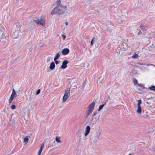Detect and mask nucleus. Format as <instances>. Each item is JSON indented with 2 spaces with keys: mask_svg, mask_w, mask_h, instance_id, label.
Wrapping results in <instances>:
<instances>
[{
  "mask_svg": "<svg viewBox=\"0 0 155 155\" xmlns=\"http://www.w3.org/2000/svg\"><path fill=\"white\" fill-rule=\"evenodd\" d=\"M4 28L3 26L0 24V43L4 44L6 42V39L4 34Z\"/></svg>",
  "mask_w": 155,
  "mask_h": 155,
  "instance_id": "1",
  "label": "nucleus"
},
{
  "mask_svg": "<svg viewBox=\"0 0 155 155\" xmlns=\"http://www.w3.org/2000/svg\"><path fill=\"white\" fill-rule=\"evenodd\" d=\"M21 26L20 25H17L16 28L12 34L13 38H19L21 35Z\"/></svg>",
  "mask_w": 155,
  "mask_h": 155,
  "instance_id": "2",
  "label": "nucleus"
},
{
  "mask_svg": "<svg viewBox=\"0 0 155 155\" xmlns=\"http://www.w3.org/2000/svg\"><path fill=\"white\" fill-rule=\"evenodd\" d=\"M33 21L37 25L44 26L45 23V19L44 17L43 16H41L40 18H35L33 19Z\"/></svg>",
  "mask_w": 155,
  "mask_h": 155,
  "instance_id": "3",
  "label": "nucleus"
},
{
  "mask_svg": "<svg viewBox=\"0 0 155 155\" xmlns=\"http://www.w3.org/2000/svg\"><path fill=\"white\" fill-rule=\"evenodd\" d=\"M60 7L55 6L52 10L51 14L52 15L57 14L58 15H62L64 12L63 9H61Z\"/></svg>",
  "mask_w": 155,
  "mask_h": 155,
  "instance_id": "4",
  "label": "nucleus"
},
{
  "mask_svg": "<svg viewBox=\"0 0 155 155\" xmlns=\"http://www.w3.org/2000/svg\"><path fill=\"white\" fill-rule=\"evenodd\" d=\"M70 87H67L66 88L65 91H64L62 99L63 102H65L66 100L69 97L70 95Z\"/></svg>",
  "mask_w": 155,
  "mask_h": 155,
  "instance_id": "5",
  "label": "nucleus"
},
{
  "mask_svg": "<svg viewBox=\"0 0 155 155\" xmlns=\"http://www.w3.org/2000/svg\"><path fill=\"white\" fill-rule=\"evenodd\" d=\"M56 4L57 5V6H56L60 7V8H61L62 9H65L67 8L66 6L65 5H63L62 4L60 0H57L56 2Z\"/></svg>",
  "mask_w": 155,
  "mask_h": 155,
  "instance_id": "6",
  "label": "nucleus"
},
{
  "mask_svg": "<svg viewBox=\"0 0 155 155\" xmlns=\"http://www.w3.org/2000/svg\"><path fill=\"white\" fill-rule=\"evenodd\" d=\"M95 104V102L93 101L90 104L88 107V110L93 111Z\"/></svg>",
  "mask_w": 155,
  "mask_h": 155,
  "instance_id": "7",
  "label": "nucleus"
},
{
  "mask_svg": "<svg viewBox=\"0 0 155 155\" xmlns=\"http://www.w3.org/2000/svg\"><path fill=\"white\" fill-rule=\"evenodd\" d=\"M69 52V50L68 48H65L62 50L61 51L62 54L66 55L68 54Z\"/></svg>",
  "mask_w": 155,
  "mask_h": 155,
  "instance_id": "8",
  "label": "nucleus"
},
{
  "mask_svg": "<svg viewBox=\"0 0 155 155\" xmlns=\"http://www.w3.org/2000/svg\"><path fill=\"white\" fill-rule=\"evenodd\" d=\"M90 130V127L89 126H87L86 127L85 132L84 134V136L86 137L89 134Z\"/></svg>",
  "mask_w": 155,
  "mask_h": 155,
  "instance_id": "9",
  "label": "nucleus"
},
{
  "mask_svg": "<svg viewBox=\"0 0 155 155\" xmlns=\"http://www.w3.org/2000/svg\"><path fill=\"white\" fill-rule=\"evenodd\" d=\"M68 62L67 60H64L62 62V64L61 65V68L62 69H65L67 67V64Z\"/></svg>",
  "mask_w": 155,
  "mask_h": 155,
  "instance_id": "10",
  "label": "nucleus"
},
{
  "mask_svg": "<svg viewBox=\"0 0 155 155\" xmlns=\"http://www.w3.org/2000/svg\"><path fill=\"white\" fill-rule=\"evenodd\" d=\"M101 133H99V136L97 135L94 136L92 138L94 142H97L99 139V136L100 135Z\"/></svg>",
  "mask_w": 155,
  "mask_h": 155,
  "instance_id": "11",
  "label": "nucleus"
},
{
  "mask_svg": "<svg viewBox=\"0 0 155 155\" xmlns=\"http://www.w3.org/2000/svg\"><path fill=\"white\" fill-rule=\"evenodd\" d=\"M34 22V21H31L30 23V28L31 29H34L35 28V25Z\"/></svg>",
  "mask_w": 155,
  "mask_h": 155,
  "instance_id": "12",
  "label": "nucleus"
},
{
  "mask_svg": "<svg viewBox=\"0 0 155 155\" xmlns=\"http://www.w3.org/2000/svg\"><path fill=\"white\" fill-rule=\"evenodd\" d=\"M55 67L54 63V62H52L50 64L49 68L50 69L52 70H53Z\"/></svg>",
  "mask_w": 155,
  "mask_h": 155,
  "instance_id": "13",
  "label": "nucleus"
},
{
  "mask_svg": "<svg viewBox=\"0 0 155 155\" xmlns=\"http://www.w3.org/2000/svg\"><path fill=\"white\" fill-rule=\"evenodd\" d=\"M138 108L136 110V112L138 114H141V108L140 106H137Z\"/></svg>",
  "mask_w": 155,
  "mask_h": 155,
  "instance_id": "14",
  "label": "nucleus"
},
{
  "mask_svg": "<svg viewBox=\"0 0 155 155\" xmlns=\"http://www.w3.org/2000/svg\"><path fill=\"white\" fill-rule=\"evenodd\" d=\"M33 95L31 94V92L30 94L29 95L28 97V101L30 102V103H31V100L33 98Z\"/></svg>",
  "mask_w": 155,
  "mask_h": 155,
  "instance_id": "15",
  "label": "nucleus"
},
{
  "mask_svg": "<svg viewBox=\"0 0 155 155\" xmlns=\"http://www.w3.org/2000/svg\"><path fill=\"white\" fill-rule=\"evenodd\" d=\"M55 140L58 143H61L59 137H55Z\"/></svg>",
  "mask_w": 155,
  "mask_h": 155,
  "instance_id": "16",
  "label": "nucleus"
},
{
  "mask_svg": "<svg viewBox=\"0 0 155 155\" xmlns=\"http://www.w3.org/2000/svg\"><path fill=\"white\" fill-rule=\"evenodd\" d=\"M59 57H60L59 53L58 52L56 54L55 56V57L54 58V60H57L59 58Z\"/></svg>",
  "mask_w": 155,
  "mask_h": 155,
  "instance_id": "17",
  "label": "nucleus"
},
{
  "mask_svg": "<svg viewBox=\"0 0 155 155\" xmlns=\"http://www.w3.org/2000/svg\"><path fill=\"white\" fill-rule=\"evenodd\" d=\"M17 96V94H11L10 98H12V99H14Z\"/></svg>",
  "mask_w": 155,
  "mask_h": 155,
  "instance_id": "18",
  "label": "nucleus"
},
{
  "mask_svg": "<svg viewBox=\"0 0 155 155\" xmlns=\"http://www.w3.org/2000/svg\"><path fill=\"white\" fill-rule=\"evenodd\" d=\"M93 111H91L88 109V110L87 112V116L86 117H87Z\"/></svg>",
  "mask_w": 155,
  "mask_h": 155,
  "instance_id": "19",
  "label": "nucleus"
},
{
  "mask_svg": "<svg viewBox=\"0 0 155 155\" xmlns=\"http://www.w3.org/2000/svg\"><path fill=\"white\" fill-rule=\"evenodd\" d=\"M27 45V46L28 47L29 51H31L32 50V45H31L30 44H28Z\"/></svg>",
  "mask_w": 155,
  "mask_h": 155,
  "instance_id": "20",
  "label": "nucleus"
},
{
  "mask_svg": "<svg viewBox=\"0 0 155 155\" xmlns=\"http://www.w3.org/2000/svg\"><path fill=\"white\" fill-rule=\"evenodd\" d=\"M149 89L151 90L155 91V86L154 85L150 87H149Z\"/></svg>",
  "mask_w": 155,
  "mask_h": 155,
  "instance_id": "21",
  "label": "nucleus"
},
{
  "mask_svg": "<svg viewBox=\"0 0 155 155\" xmlns=\"http://www.w3.org/2000/svg\"><path fill=\"white\" fill-rule=\"evenodd\" d=\"M28 137H25L24 138V142L25 143H27L28 141Z\"/></svg>",
  "mask_w": 155,
  "mask_h": 155,
  "instance_id": "22",
  "label": "nucleus"
},
{
  "mask_svg": "<svg viewBox=\"0 0 155 155\" xmlns=\"http://www.w3.org/2000/svg\"><path fill=\"white\" fill-rule=\"evenodd\" d=\"M133 81L134 85L137 84V81L136 79L134 78Z\"/></svg>",
  "mask_w": 155,
  "mask_h": 155,
  "instance_id": "23",
  "label": "nucleus"
},
{
  "mask_svg": "<svg viewBox=\"0 0 155 155\" xmlns=\"http://www.w3.org/2000/svg\"><path fill=\"white\" fill-rule=\"evenodd\" d=\"M104 106V105L102 104V105H100L99 106V108L97 110L98 111H100L103 108Z\"/></svg>",
  "mask_w": 155,
  "mask_h": 155,
  "instance_id": "24",
  "label": "nucleus"
},
{
  "mask_svg": "<svg viewBox=\"0 0 155 155\" xmlns=\"http://www.w3.org/2000/svg\"><path fill=\"white\" fill-rule=\"evenodd\" d=\"M140 28L143 31L145 30V28L144 27L143 25V24H141L140 25Z\"/></svg>",
  "mask_w": 155,
  "mask_h": 155,
  "instance_id": "25",
  "label": "nucleus"
},
{
  "mask_svg": "<svg viewBox=\"0 0 155 155\" xmlns=\"http://www.w3.org/2000/svg\"><path fill=\"white\" fill-rule=\"evenodd\" d=\"M138 57V55L137 54H135L132 56V58H137Z\"/></svg>",
  "mask_w": 155,
  "mask_h": 155,
  "instance_id": "26",
  "label": "nucleus"
},
{
  "mask_svg": "<svg viewBox=\"0 0 155 155\" xmlns=\"http://www.w3.org/2000/svg\"><path fill=\"white\" fill-rule=\"evenodd\" d=\"M97 114V113L96 112H94V114H92V117L91 119V120H93V117L94 116H95Z\"/></svg>",
  "mask_w": 155,
  "mask_h": 155,
  "instance_id": "27",
  "label": "nucleus"
},
{
  "mask_svg": "<svg viewBox=\"0 0 155 155\" xmlns=\"http://www.w3.org/2000/svg\"><path fill=\"white\" fill-rule=\"evenodd\" d=\"M137 102V106H140V105L141 104L142 102L141 100H138Z\"/></svg>",
  "mask_w": 155,
  "mask_h": 155,
  "instance_id": "28",
  "label": "nucleus"
},
{
  "mask_svg": "<svg viewBox=\"0 0 155 155\" xmlns=\"http://www.w3.org/2000/svg\"><path fill=\"white\" fill-rule=\"evenodd\" d=\"M44 143H43L41 145L40 149L42 150L43 147H44Z\"/></svg>",
  "mask_w": 155,
  "mask_h": 155,
  "instance_id": "29",
  "label": "nucleus"
},
{
  "mask_svg": "<svg viewBox=\"0 0 155 155\" xmlns=\"http://www.w3.org/2000/svg\"><path fill=\"white\" fill-rule=\"evenodd\" d=\"M145 113L146 114V115H144L143 117L144 118H146L149 117V115L147 114V112H146Z\"/></svg>",
  "mask_w": 155,
  "mask_h": 155,
  "instance_id": "30",
  "label": "nucleus"
},
{
  "mask_svg": "<svg viewBox=\"0 0 155 155\" xmlns=\"http://www.w3.org/2000/svg\"><path fill=\"white\" fill-rule=\"evenodd\" d=\"M139 87H141L142 88L144 89L145 88L144 86L142 84H138Z\"/></svg>",
  "mask_w": 155,
  "mask_h": 155,
  "instance_id": "31",
  "label": "nucleus"
},
{
  "mask_svg": "<svg viewBox=\"0 0 155 155\" xmlns=\"http://www.w3.org/2000/svg\"><path fill=\"white\" fill-rule=\"evenodd\" d=\"M52 58L51 57H48L47 59V62H48Z\"/></svg>",
  "mask_w": 155,
  "mask_h": 155,
  "instance_id": "32",
  "label": "nucleus"
},
{
  "mask_svg": "<svg viewBox=\"0 0 155 155\" xmlns=\"http://www.w3.org/2000/svg\"><path fill=\"white\" fill-rule=\"evenodd\" d=\"M11 108L12 109H15L16 108L15 105L14 104L12 105L11 107Z\"/></svg>",
  "mask_w": 155,
  "mask_h": 155,
  "instance_id": "33",
  "label": "nucleus"
},
{
  "mask_svg": "<svg viewBox=\"0 0 155 155\" xmlns=\"http://www.w3.org/2000/svg\"><path fill=\"white\" fill-rule=\"evenodd\" d=\"M40 91H41L40 89H38L37 91V92H36V95H38V94H39L40 93Z\"/></svg>",
  "mask_w": 155,
  "mask_h": 155,
  "instance_id": "34",
  "label": "nucleus"
},
{
  "mask_svg": "<svg viewBox=\"0 0 155 155\" xmlns=\"http://www.w3.org/2000/svg\"><path fill=\"white\" fill-rule=\"evenodd\" d=\"M9 104H10L12 102V101L13 100V99H12V98H9Z\"/></svg>",
  "mask_w": 155,
  "mask_h": 155,
  "instance_id": "35",
  "label": "nucleus"
},
{
  "mask_svg": "<svg viewBox=\"0 0 155 155\" xmlns=\"http://www.w3.org/2000/svg\"><path fill=\"white\" fill-rule=\"evenodd\" d=\"M62 37L63 38V40H64L65 39L66 36L65 35L63 34L62 35Z\"/></svg>",
  "mask_w": 155,
  "mask_h": 155,
  "instance_id": "36",
  "label": "nucleus"
},
{
  "mask_svg": "<svg viewBox=\"0 0 155 155\" xmlns=\"http://www.w3.org/2000/svg\"><path fill=\"white\" fill-rule=\"evenodd\" d=\"M12 94H17L15 91V90L13 88L12 89Z\"/></svg>",
  "mask_w": 155,
  "mask_h": 155,
  "instance_id": "37",
  "label": "nucleus"
},
{
  "mask_svg": "<svg viewBox=\"0 0 155 155\" xmlns=\"http://www.w3.org/2000/svg\"><path fill=\"white\" fill-rule=\"evenodd\" d=\"M86 84V82L84 81L83 83V88L84 89Z\"/></svg>",
  "mask_w": 155,
  "mask_h": 155,
  "instance_id": "38",
  "label": "nucleus"
},
{
  "mask_svg": "<svg viewBox=\"0 0 155 155\" xmlns=\"http://www.w3.org/2000/svg\"><path fill=\"white\" fill-rule=\"evenodd\" d=\"M54 61H55V63L56 64H58L59 63V61H57V60H54Z\"/></svg>",
  "mask_w": 155,
  "mask_h": 155,
  "instance_id": "39",
  "label": "nucleus"
},
{
  "mask_svg": "<svg viewBox=\"0 0 155 155\" xmlns=\"http://www.w3.org/2000/svg\"><path fill=\"white\" fill-rule=\"evenodd\" d=\"M94 38H93V39L91 40V46H92L93 45V39Z\"/></svg>",
  "mask_w": 155,
  "mask_h": 155,
  "instance_id": "40",
  "label": "nucleus"
},
{
  "mask_svg": "<svg viewBox=\"0 0 155 155\" xmlns=\"http://www.w3.org/2000/svg\"><path fill=\"white\" fill-rule=\"evenodd\" d=\"M138 35H139L140 34H142V32H141L140 30H139V32L137 34Z\"/></svg>",
  "mask_w": 155,
  "mask_h": 155,
  "instance_id": "41",
  "label": "nucleus"
},
{
  "mask_svg": "<svg viewBox=\"0 0 155 155\" xmlns=\"http://www.w3.org/2000/svg\"><path fill=\"white\" fill-rule=\"evenodd\" d=\"M106 27H107V31H108V30L110 31V29H109L110 27H108V25H107V24H106Z\"/></svg>",
  "mask_w": 155,
  "mask_h": 155,
  "instance_id": "42",
  "label": "nucleus"
},
{
  "mask_svg": "<svg viewBox=\"0 0 155 155\" xmlns=\"http://www.w3.org/2000/svg\"><path fill=\"white\" fill-rule=\"evenodd\" d=\"M41 152L38 151V153L37 155H40L41 154Z\"/></svg>",
  "mask_w": 155,
  "mask_h": 155,
  "instance_id": "43",
  "label": "nucleus"
},
{
  "mask_svg": "<svg viewBox=\"0 0 155 155\" xmlns=\"http://www.w3.org/2000/svg\"><path fill=\"white\" fill-rule=\"evenodd\" d=\"M108 100L106 101L104 103V104H103L102 105H104V106L106 104Z\"/></svg>",
  "mask_w": 155,
  "mask_h": 155,
  "instance_id": "44",
  "label": "nucleus"
},
{
  "mask_svg": "<svg viewBox=\"0 0 155 155\" xmlns=\"http://www.w3.org/2000/svg\"><path fill=\"white\" fill-rule=\"evenodd\" d=\"M108 100H111V99L110 98L109 95L108 96Z\"/></svg>",
  "mask_w": 155,
  "mask_h": 155,
  "instance_id": "45",
  "label": "nucleus"
},
{
  "mask_svg": "<svg viewBox=\"0 0 155 155\" xmlns=\"http://www.w3.org/2000/svg\"><path fill=\"white\" fill-rule=\"evenodd\" d=\"M65 25H68V22H67V21H66V22H65Z\"/></svg>",
  "mask_w": 155,
  "mask_h": 155,
  "instance_id": "46",
  "label": "nucleus"
},
{
  "mask_svg": "<svg viewBox=\"0 0 155 155\" xmlns=\"http://www.w3.org/2000/svg\"><path fill=\"white\" fill-rule=\"evenodd\" d=\"M147 65H148V66L150 65H153V66H154L155 67V65H153V64H148Z\"/></svg>",
  "mask_w": 155,
  "mask_h": 155,
  "instance_id": "47",
  "label": "nucleus"
},
{
  "mask_svg": "<svg viewBox=\"0 0 155 155\" xmlns=\"http://www.w3.org/2000/svg\"><path fill=\"white\" fill-rule=\"evenodd\" d=\"M97 120V119L96 118H95V120L94 121V123H95L96 122V121Z\"/></svg>",
  "mask_w": 155,
  "mask_h": 155,
  "instance_id": "48",
  "label": "nucleus"
},
{
  "mask_svg": "<svg viewBox=\"0 0 155 155\" xmlns=\"http://www.w3.org/2000/svg\"><path fill=\"white\" fill-rule=\"evenodd\" d=\"M42 150H40V149H39V151L41 152L42 151Z\"/></svg>",
  "mask_w": 155,
  "mask_h": 155,
  "instance_id": "49",
  "label": "nucleus"
},
{
  "mask_svg": "<svg viewBox=\"0 0 155 155\" xmlns=\"http://www.w3.org/2000/svg\"><path fill=\"white\" fill-rule=\"evenodd\" d=\"M42 150H40V149H39V151L41 152L42 151Z\"/></svg>",
  "mask_w": 155,
  "mask_h": 155,
  "instance_id": "50",
  "label": "nucleus"
},
{
  "mask_svg": "<svg viewBox=\"0 0 155 155\" xmlns=\"http://www.w3.org/2000/svg\"><path fill=\"white\" fill-rule=\"evenodd\" d=\"M143 113H144V111H143Z\"/></svg>",
  "mask_w": 155,
  "mask_h": 155,
  "instance_id": "51",
  "label": "nucleus"
},
{
  "mask_svg": "<svg viewBox=\"0 0 155 155\" xmlns=\"http://www.w3.org/2000/svg\"><path fill=\"white\" fill-rule=\"evenodd\" d=\"M128 155H131V154L130 153Z\"/></svg>",
  "mask_w": 155,
  "mask_h": 155,
  "instance_id": "52",
  "label": "nucleus"
}]
</instances>
